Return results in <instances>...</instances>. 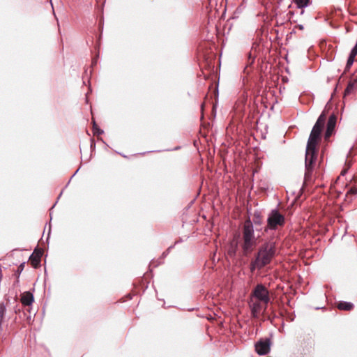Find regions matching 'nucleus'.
<instances>
[{
  "mask_svg": "<svg viewBox=\"0 0 357 357\" xmlns=\"http://www.w3.org/2000/svg\"><path fill=\"white\" fill-rule=\"evenodd\" d=\"M324 123L317 120L310 132L305 151V179H308L314 169V164L317 159V146L321 139V133Z\"/></svg>",
  "mask_w": 357,
  "mask_h": 357,
  "instance_id": "obj_1",
  "label": "nucleus"
},
{
  "mask_svg": "<svg viewBox=\"0 0 357 357\" xmlns=\"http://www.w3.org/2000/svg\"><path fill=\"white\" fill-rule=\"evenodd\" d=\"M275 253V243L271 241L265 242L260 246L255 259L251 263V271H254L256 268L261 269L270 264Z\"/></svg>",
  "mask_w": 357,
  "mask_h": 357,
  "instance_id": "obj_2",
  "label": "nucleus"
},
{
  "mask_svg": "<svg viewBox=\"0 0 357 357\" xmlns=\"http://www.w3.org/2000/svg\"><path fill=\"white\" fill-rule=\"evenodd\" d=\"M257 245V238L255 236L252 222L246 221L243 229V242L241 248L244 255L251 252Z\"/></svg>",
  "mask_w": 357,
  "mask_h": 357,
  "instance_id": "obj_3",
  "label": "nucleus"
},
{
  "mask_svg": "<svg viewBox=\"0 0 357 357\" xmlns=\"http://www.w3.org/2000/svg\"><path fill=\"white\" fill-rule=\"evenodd\" d=\"M285 223L284 216L278 210H272L267 218V226L265 227V231L268 229L276 230L278 227H282Z\"/></svg>",
  "mask_w": 357,
  "mask_h": 357,
  "instance_id": "obj_4",
  "label": "nucleus"
},
{
  "mask_svg": "<svg viewBox=\"0 0 357 357\" xmlns=\"http://www.w3.org/2000/svg\"><path fill=\"white\" fill-rule=\"evenodd\" d=\"M252 297L262 302L264 304V308L267 307L270 302L269 291L262 284L256 285L252 293Z\"/></svg>",
  "mask_w": 357,
  "mask_h": 357,
  "instance_id": "obj_5",
  "label": "nucleus"
},
{
  "mask_svg": "<svg viewBox=\"0 0 357 357\" xmlns=\"http://www.w3.org/2000/svg\"><path fill=\"white\" fill-rule=\"evenodd\" d=\"M271 340H260L255 344V351L259 355H266L270 351Z\"/></svg>",
  "mask_w": 357,
  "mask_h": 357,
  "instance_id": "obj_6",
  "label": "nucleus"
},
{
  "mask_svg": "<svg viewBox=\"0 0 357 357\" xmlns=\"http://www.w3.org/2000/svg\"><path fill=\"white\" fill-rule=\"evenodd\" d=\"M250 309H251V314L252 316L255 318L259 317L261 312L263 310H266V308H264V304L258 301H253L252 298H251V302L250 303Z\"/></svg>",
  "mask_w": 357,
  "mask_h": 357,
  "instance_id": "obj_7",
  "label": "nucleus"
},
{
  "mask_svg": "<svg viewBox=\"0 0 357 357\" xmlns=\"http://www.w3.org/2000/svg\"><path fill=\"white\" fill-rule=\"evenodd\" d=\"M337 117L335 114H331L328 119L326 130L325 132V139H328L333 134L335 125H336Z\"/></svg>",
  "mask_w": 357,
  "mask_h": 357,
  "instance_id": "obj_8",
  "label": "nucleus"
},
{
  "mask_svg": "<svg viewBox=\"0 0 357 357\" xmlns=\"http://www.w3.org/2000/svg\"><path fill=\"white\" fill-rule=\"evenodd\" d=\"M42 255L43 252L41 250H34L33 253L29 257L30 262L33 267L37 268L40 265Z\"/></svg>",
  "mask_w": 357,
  "mask_h": 357,
  "instance_id": "obj_9",
  "label": "nucleus"
},
{
  "mask_svg": "<svg viewBox=\"0 0 357 357\" xmlns=\"http://www.w3.org/2000/svg\"><path fill=\"white\" fill-rule=\"evenodd\" d=\"M357 90V79H354L351 80L345 91H344V96H349L353 93H354Z\"/></svg>",
  "mask_w": 357,
  "mask_h": 357,
  "instance_id": "obj_10",
  "label": "nucleus"
},
{
  "mask_svg": "<svg viewBox=\"0 0 357 357\" xmlns=\"http://www.w3.org/2000/svg\"><path fill=\"white\" fill-rule=\"evenodd\" d=\"M33 301V296L29 292L24 293L21 296V302L24 305L29 306L32 304Z\"/></svg>",
  "mask_w": 357,
  "mask_h": 357,
  "instance_id": "obj_11",
  "label": "nucleus"
},
{
  "mask_svg": "<svg viewBox=\"0 0 357 357\" xmlns=\"http://www.w3.org/2000/svg\"><path fill=\"white\" fill-rule=\"evenodd\" d=\"M337 307L341 310H351L354 307V304L350 302L341 301L338 303Z\"/></svg>",
  "mask_w": 357,
  "mask_h": 357,
  "instance_id": "obj_12",
  "label": "nucleus"
},
{
  "mask_svg": "<svg viewBox=\"0 0 357 357\" xmlns=\"http://www.w3.org/2000/svg\"><path fill=\"white\" fill-rule=\"evenodd\" d=\"M298 8H303L309 6L312 1L311 0H293Z\"/></svg>",
  "mask_w": 357,
  "mask_h": 357,
  "instance_id": "obj_13",
  "label": "nucleus"
},
{
  "mask_svg": "<svg viewBox=\"0 0 357 357\" xmlns=\"http://www.w3.org/2000/svg\"><path fill=\"white\" fill-rule=\"evenodd\" d=\"M238 248V243L236 241H232L229 245V250H228V254L230 257H234L236 255V250Z\"/></svg>",
  "mask_w": 357,
  "mask_h": 357,
  "instance_id": "obj_14",
  "label": "nucleus"
},
{
  "mask_svg": "<svg viewBox=\"0 0 357 357\" xmlns=\"http://www.w3.org/2000/svg\"><path fill=\"white\" fill-rule=\"evenodd\" d=\"M5 313H6V306H5L4 303H0V326L1 325V324L3 321Z\"/></svg>",
  "mask_w": 357,
  "mask_h": 357,
  "instance_id": "obj_15",
  "label": "nucleus"
},
{
  "mask_svg": "<svg viewBox=\"0 0 357 357\" xmlns=\"http://www.w3.org/2000/svg\"><path fill=\"white\" fill-rule=\"evenodd\" d=\"M354 59H355L354 56L349 55V56L347 59V64H346V67H345V70H344L345 72L349 70V68H351V66L353 65Z\"/></svg>",
  "mask_w": 357,
  "mask_h": 357,
  "instance_id": "obj_16",
  "label": "nucleus"
},
{
  "mask_svg": "<svg viewBox=\"0 0 357 357\" xmlns=\"http://www.w3.org/2000/svg\"><path fill=\"white\" fill-rule=\"evenodd\" d=\"M93 132H94L95 135H101V134L103 133V130L100 129L97 126V125H96V122L94 121L93 122Z\"/></svg>",
  "mask_w": 357,
  "mask_h": 357,
  "instance_id": "obj_17",
  "label": "nucleus"
},
{
  "mask_svg": "<svg viewBox=\"0 0 357 357\" xmlns=\"http://www.w3.org/2000/svg\"><path fill=\"white\" fill-rule=\"evenodd\" d=\"M320 122H322L323 123H324L325 122V120H326V116H325V114L324 113H322L318 118L317 119Z\"/></svg>",
  "mask_w": 357,
  "mask_h": 357,
  "instance_id": "obj_18",
  "label": "nucleus"
},
{
  "mask_svg": "<svg viewBox=\"0 0 357 357\" xmlns=\"http://www.w3.org/2000/svg\"><path fill=\"white\" fill-rule=\"evenodd\" d=\"M349 192L352 195H357V188H351L349 190Z\"/></svg>",
  "mask_w": 357,
  "mask_h": 357,
  "instance_id": "obj_19",
  "label": "nucleus"
},
{
  "mask_svg": "<svg viewBox=\"0 0 357 357\" xmlns=\"http://www.w3.org/2000/svg\"><path fill=\"white\" fill-rule=\"evenodd\" d=\"M24 267V263H22L20 265V266L18 267V271L20 273H21Z\"/></svg>",
  "mask_w": 357,
  "mask_h": 357,
  "instance_id": "obj_20",
  "label": "nucleus"
},
{
  "mask_svg": "<svg viewBox=\"0 0 357 357\" xmlns=\"http://www.w3.org/2000/svg\"><path fill=\"white\" fill-rule=\"evenodd\" d=\"M347 173V169H343L341 172V175L344 176Z\"/></svg>",
  "mask_w": 357,
  "mask_h": 357,
  "instance_id": "obj_21",
  "label": "nucleus"
}]
</instances>
